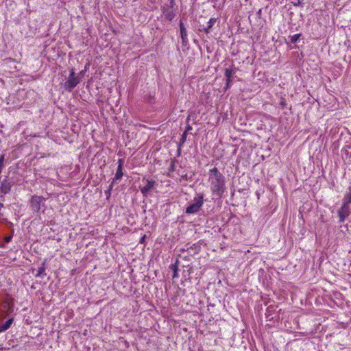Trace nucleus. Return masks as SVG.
I'll return each instance as SVG.
<instances>
[{
  "mask_svg": "<svg viewBox=\"0 0 351 351\" xmlns=\"http://www.w3.org/2000/svg\"><path fill=\"white\" fill-rule=\"evenodd\" d=\"M45 271V263H43L41 266L38 268L35 276L37 278L43 277L44 276L46 275Z\"/></svg>",
  "mask_w": 351,
  "mask_h": 351,
  "instance_id": "11",
  "label": "nucleus"
},
{
  "mask_svg": "<svg viewBox=\"0 0 351 351\" xmlns=\"http://www.w3.org/2000/svg\"><path fill=\"white\" fill-rule=\"evenodd\" d=\"M156 182L154 180H145V184L141 188V191L143 196L147 197L149 193L154 188Z\"/></svg>",
  "mask_w": 351,
  "mask_h": 351,
  "instance_id": "6",
  "label": "nucleus"
},
{
  "mask_svg": "<svg viewBox=\"0 0 351 351\" xmlns=\"http://www.w3.org/2000/svg\"><path fill=\"white\" fill-rule=\"evenodd\" d=\"M3 207V204L2 203H0V210Z\"/></svg>",
  "mask_w": 351,
  "mask_h": 351,
  "instance_id": "22",
  "label": "nucleus"
},
{
  "mask_svg": "<svg viewBox=\"0 0 351 351\" xmlns=\"http://www.w3.org/2000/svg\"><path fill=\"white\" fill-rule=\"evenodd\" d=\"M10 240H11V237H6V238H5V241H6L7 243L10 242Z\"/></svg>",
  "mask_w": 351,
  "mask_h": 351,
  "instance_id": "20",
  "label": "nucleus"
},
{
  "mask_svg": "<svg viewBox=\"0 0 351 351\" xmlns=\"http://www.w3.org/2000/svg\"><path fill=\"white\" fill-rule=\"evenodd\" d=\"M89 66H90V64H89V63H87V64L85 65L84 69L83 70H82V71L79 73L78 75H79L80 77H84V75H85V73H86V72L88 70Z\"/></svg>",
  "mask_w": 351,
  "mask_h": 351,
  "instance_id": "15",
  "label": "nucleus"
},
{
  "mask_svg": "<svg viewBox=\"0 0 351 351\" xmlns=\"http://www.w3.org/2000/svg\"><path fill=\"white\" fill-rule=\"evenodd\" d=\"M187 129H188V130H191V128L190 126H188V128H187Z\"/></svg>",
  "mask_w": 351,
  "mask_h": 351,
  "instance_id": "23",
  "label": "nucleus"
},
{
  "mask_svg": "<svg viewBox=\"0 0 351 351\" xmlns=\"http://www.w3.org/2000/svg\"><path fill=\"white\" fill-rule=\"evenodd\" d=\"M165 16L167 19L171 21L174 17V14L172 12H166L165 13Z\"/></svg>",
  "mask_w": 351,
  "mask_h": 351,
  "instance_id": "17",
  "label": "nucleus"
},
{
  "mask_svg": "<svg viewBox=\"0 0 351 351\" xmlns=\"http://www.w3.org/2000/svg\"><path fill=\"white\" fill-rule=\"evenodd\" d=\"M344 202H346L348 204L351 203V186L349 187L348 191L346 193V195H345Z\"/></svg>",
  "mask_w": 351,
  "mask_h": 351,
  "instance_id": "13",
  "label": "nucleus"
},
{
  "mask_svg": "<svg viewBox=\"0 0 351 351\" xmlns=\"http://www.w3.org/2000/svg\"><path fill=\"white\" fill-rule=\"evenodd\" d=\"M44 198L41 196H33L31 199V207L35 212H38L40 209L41 203L43 202Z\"/></svg>",
  "mask_w": 351,
  "mask_h": 351,
  "instance_id": "5",
  "label": "nucleus"
},
{
  "mask_svg": "<svg viewBox=\"0 0 351 351\" xmlns=\"http://www.w3.org/2000/svg\"><path fill=\"white\" fill-rule=\"evenodd\" d=\"M186 136H187V132L185 131L182 135V138L180 139V145H179V147H180L186 141Z\"/></svg>",
  "mask_w": 351,
  "mask_h": 351,
  "instance_id": "16",
  "label": "nucleus"
},
{
  "mask_svg": "<svg viewBox=\"0 0 351 351\" xmlns=\"http://www.w3.org/2000/svg\"><path fill=\"white\" fill-rule=\"evenodd\" d=\"M80 77L79 75H75L74 69L70 71L68 80L64 84V88L66 90L71 92L73 88L80 83Z\"/></svg>",
  "mask_w": 351,
  "mask_h": 351,
  "instance_id": "3",
  "label": "nucleus"
},
{
  "mask_svg": "<svg viewBox=\"0 0 351 351\" xmlns=\"http://www.w3.org/2000/svg\"><path fill=\"white\" fill-rule=\"evenodd\" d=\"M216 22L215 18H211L210 19L209 21L208 22V25L206 27L204 28V32L206 34H208L210 32V29L213 27Z\"/></svg>",
  "mask_w": 351,
  "mask_h": 351,
  "instance_id": "12",
  "label": "nucleus"
},
{
  "mask_svg": "<svg viewBox=\"0 0 351 351\" xmlns=\"http://www.w3.org/2000/svg\"><path fill=\"white\" fill-rule=\"evenodd\" d=\"M12 322H13V319L10 318L8 320H7L3 324L0 326V332H2L3 331H5L6 330H8L12 325Z\"/></svg>",
  "mask_w": 351,
  "mask_h": 351,
  "instance_id": "10",
  "label": "nucleus"
},
{
  "mask_svg": "<svg viewBox=\"0 0 351 351\" xmlns=\"http://www.w3.org/2000/svg\"><path fill=\"white\" fill-rule=\"evenodd\" d=\"M236 73V69L234 67L228 68L225 71V77L226 80V86L229 87L230 84L232 82V77Z\"/></svg>",
  "mask_w": 351,
  "mask_h": 351,
  "instance_id": "7",
  "label": "nucleus"
},
{
  "mask_svg": "<svg viewBox=\"0 0 351 351\" xmlns=\"http://www.w3.org/2000/svg\"><path fill=\"white\" fill-rule=\"evenodd\" d=\"M4 155H1L0 157V173L2 171L3 167L4 166Z\"/></svg>",
  "mask_w": 351,
  "mask_h": 351,
  "instance_id": "18",
  "label": "nucleus"
},
{
  "mask_svg": "<svg viewBox=\"0 0 351 351\" xmlns=\"http://www.w3.org/2000/svg\"><path fill=\"white\" fill-rule=\"evenodd\" d=\"M204 195L203 193H197L192 202L186 208L185 213L191 215L199 212L204 204Z\"/></svg>",
  "mask_w": 351,
  "mask_h": 351,
  "instance_id": "2",
  "label": "nucleus"
},
{
  "mask_svg": "<svg viewBox=\"0 0 351 351\" xmlns=\"http://www.w3.org/2000/svg\"><path fill=\"white\" fill-rule=\"evenodd\" d=\"M13 183L4 179L1 183L0 191L2 193L7 194L11 190Z\"/></svg>",
  "mask_w": 351,
  "mask_h": 351,
  "instance_id": "8",
  "label": "nucleus"
},
{
  "mask_svg": "<svg viewBox=\"0 0 351 351\" xmlns=\"http://www.w3.org/2000/svg\"><path fill=\"white\" fill-rule=\"evenodd\" d=\"M208 182L210 191L215 195L221 197L226 191L225 178L217 167L209 171Z\"/></svg>",
  "mask_w": 351,
  "mask_h": 351,
  "instance_id": "1",
  "label": "nucleus"
},
{
  "mask_svg": "<svg viewBox=\"0 0 351 351\" xmlns=\"http://www.w3.org/2000/svg\"><path fill=\"white\" fill-rule=\"evenodd\" d=\"M348 204H349L343 202L342 206L338 211L340 222H343L350 215V208Z\"/></svg>",
  "mask_w": 351,
  "mask_h": 351,
  "instance_id": "4",
  "label": "nucleus"
},
{
  "mask_svg": "<svg viewBox=\"0 0 351 351\" xmlns=\"http://www.w3.org/2000/svg\"><path fill=\"white\" fill-rule=\"evenodd\" d=\"M118 164V167L123 168V160L122 159H119Z\"/></svg>",
  "mask_w": 351,
  "mask_h": 351,
  "instance_id": "19",
  "label": "nucleus"
},
{
  "mask_svg": "<svg viewBox=\"0 0 351 351\" xmlns=\"http://www.w3.org/2000/svg\"><path fill=\"white\" fill-rule=\"evenodd\" d=\"M180 34L182 43L183 45H186L188 43L187 31L182 22L180 23Z\"/></svg>",
  "mask_w": 351,
  "mask_h": 351,
  "instance_id": "9",
  "label": "nucleus"
},
{
  "mask_svg": "<svg viewBox=\"0 0 351 351\" xmlns=\"http://www.w3.org/2000/svg\"><path fill=\"white\" fill-rule=\"evenodd\" d=\"M176 276H177V273H176V271H175L173 278H176Z\"/></svg>",
  "mask_w": 351,
  "mask_h": 351,
  "instance_id": "21",
  "label": "nucleus"
},
{
  "mask_svg": "<svg viewBox=\"0 0 351 351\" xmlns=\"http://www.w3.org/2000/svg\"><path fill=\"white\" fill-rule=\"evenodd\" d=\"M122 169L123 168L117 167V170L114 180H118L122 178V176H123Z\"/></svg>",
  "mask_w": 351,
  "mask_h": 351,
  "instance_id": "14",
  "label": "nucleus"
}]
</instances>
